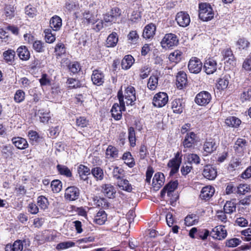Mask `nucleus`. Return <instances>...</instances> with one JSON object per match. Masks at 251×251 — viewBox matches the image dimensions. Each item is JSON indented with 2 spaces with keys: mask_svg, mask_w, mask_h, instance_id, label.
Returning a JSON list of instances; mask_svg holds the SVG:
<instances>
[{
  "mask_svg": "<svg viewBox=\"0 0 251 251\" xmlns=\"http://www.w3.org/2000/svg\"><path fill=\"white\" fill-rule=\"evenodd\" d=\"M158 77L157 75H151L149 79L147 86L151 90H154L158 86Z\"/></svg>",
  "mask_w": 251,
  "mask_h": 251,
  "instance_id": "a19ab883",
  "label": "nucleus"
},
{
  "mask_svg": "<svg viewBox=\"0 0 251 251\" xmlns=\"http://www.w3.org/2000/svg\"><path fill=\"white\" fill-rule=\"evenodd\" d=\"M211 98V95L209 92L203 91L196 95L195 100L198 105L204 106L210 102Z\"/></svg>",
  "mask_w": 251,
  "mask_h": 251,
  "instance_id": "20e7f679",
  "label": "nucleus"
},
{
  "mask_svg": "<svg viewBox=\"0 0 251 251\" xmlns=\"http://www.w3.org/2000/svg\"><path fill=\"white\" fill-rule=\"evenodd\" d=\"M70 71L73 74L78 73L80 70L79 64L77 62H73L68 66Z\"/></svg>",
  "mask_w": 251,
  "mask_h": 251,
  "instance_id": "338daca9",
  "label": "nucleus"
},
{
  "mask_svg": "<svg viewBox=\"0 0 251 251\" xmlns=\"http://www.w3.org/2000/svg\"><path fill=\"white\" fill-rule=\"evenodd\" d=\"M37 204L41 209L45 210L48 207V199L43 196H40L37 198Z\"/></svg>",
  "mask_w": 251,
  "mask_h": 251,
  "instance_id": "3c124183",
  "label": "nucleus"
},
{
  "mask_svg": "<svg viewBox=\"0 0 251 251\" xmlns=\"http://www.w3.org/2000/svg\"><path fill=\"white\" fill-rule=\"evenodd\" d=\"M185 224L187 226H192L198 222V217L195 214L188 215L185 218Z\"/></svg>",
  "mask_w": 251,
  "mask_h": 251,
  "instance_id": "09e8293b",
  "label": "nucleus"
},
{
  "mask_svg": "<svg viewBox=\"0 0 251 251\" xmlns=\"http://www.w3.org/2000/svg\"><path fill=\"white\" fill-rule=\"evenodd\" d=\"M121 15L120 9L118 8H113L110 13H107L104 16L103 20L105 23L115 22L117 17Z\"/></svg>",
  "mask_w": 251,
  "mask_h": 251,
  "instance_id": "4468645a",
  "label": "nucleus"
},
{
  "mask_svg": "<svg viewBox=\"0 0 251 251\" xmlns=\"http://www.w3.org/2000/svg\"><path fill=\"white\" fill-rule=\"evenodd\" d=\"M182 52L179 50H175L169 55V59L172 62L177 63L181 59Z\"/></svg>",
  "mask_w": 251,
  "mask_h": 251,
  "instance_id": "79ce46f5",
  "label": "nucleus"
},
{
  "mask_svg": "<svg viewBox=\"0 0 251 251\" xmlns=\"http://www.w3.org/2000/svg\"><path fill=\"white\" fill-rule=\"evenodd\" d=\"M225 123L228 126L236 128L240 126L241 121L236 117L230 116L226 119Z\"/></svg>",
  "mask_w": 251,
  "mask_h": 251,
  "instance_id": "473e14b6",
  "label": "nucleus"
},
{
  "mask_svg": "<svg viewBox=\"0 0 251 251\" xmlns=\"http://www.w3.org/2000/svg\"><path fill=\"white\" fill-rule=\"evenodd\" d=\"M33 49L38 52H42L45 50V44L41 41H34L32 43Z\"/></svg>",
  "mask_w": 251,
  "mask_h": 251,
  "instance_id": "5fc2aeb1",
  "label": "nucleus"
},
{
  "mask_svg": "<svg viewBox=\"0 0 251 251\" xmlns=\"http://www.w3.org/2000/svg\"><path fill=\"white\" fill-rule=\"evenodd\" d=\"M91 173L97 181H100L103 179V171L100 167H97L93 168L91 170Z\"/></svg>",
  "mask_w": 251,
  "mask_h": 251,
  "instance_id": "4c0bfd02",
  "label": "nucleus"
},
{
  "mask_svg": "<svg viewBox=\"0 0 251 251\" xmlns=\"http://www.w3.org/2000/svg\"><path fill=\"white\" fill-rule=\"evenodd\" d=\"M168 101L167 94L164 92H159L155 95L152 103L157 107H162L166 105Z\"/></svg>",
  "mask_w": 251,
  "mask_h": 251,
  "instance_id": "39448f33",
  "label": "nucleus"
},
{
  "mask_svg": "<svg viewBox=\"0 0 251 251\" xmlns=\"http://www.w3.org/2000/svg\"><path fill=\"white\" fill-rule=\"evenodd\" d=\"M187 161L188 163L199 164L200 163V158L196 154L190 153L187 155Z\"/></svg>",
  "mask_w": 251,
  "mask_h": 251,
  "instance_id": "864d4df0",
  "label": "nucleus"
},
{
  "mask_svg": "<svg viewBox=\"0 0 251 251\" xmlns=\"http://www.w3.org/2000/svg\"><path fill=\"white\" fill-rule=\"evenodd\" d=\"M1 153L2 155L7 158L12 154V147L10 145H5L1 147Z\"/></svg>",
  "mask_w": 251,
  "mask_h": 251,
  "instance_id": "13d9d810",
  "label": "nucleus"
},
{
  "mask_svg": "<svg viewBox=\"0 0 251 251\" xmlns=\"http://www.w3.org/2000/svg\"><path fill=\"white\" fill-rule=\"evenodd\" d=\"M112 167L113 168L112 171L113 176L118 180L122 178L124 176V170L117 166H112Z\"/></svg>",
  "mask_w": 251,
  "mask_h": 251,
  "instance_id": "8fccbe9b",
  "label": "nucleus"
},
{
  "mask_svg": "<svg viewBox=\"0 0 251 251\" xmlns=\"http://www.w3.org/2000/svg\"><path fill=\"white\" fill-rule=\"evenodd\" d=\"M134 59L130 55H126L122 61V67L123 69L127 70L131 67Z\"/></svg>",
  "mask_w": 251,
  "mask_h": 251,
  "instance_id": "f704fd0d",
  "label": "nucleus"
},
{
  "mask_svg": "<svg viewBox=\"0 0 251 251\" xmlns=\"http://www.w3.org/2000/svg\"><path fill=\"white\" fill-rule=\"evenodd\" d=\"M247 142L245 139L238 138L234 145L235 152L239 155H243L246 151Z\"/></svg>",
  "mask_w": 251,
  "mask_h": 251,
  "instance_id": "1a4fd4ad",
  "label": "nucleus"
},
{
  "mask_svg": "<svg viewBox=\"0 0 251 251\" xmlns=\"http://www.w3.org/2000/svg\"><path fill=\"white\" fill-rule=\"evenodd\" d=\"M199 16L203 21H208L213 18L214 12L210 4L201 2L199 4Z\"/></svg>",
  "mask_w": 251,
  "mask_h": 251,
  "instance_id": "f257e3e1",
  "label": "nucleus"
},
{
  "mask_svg": "<svg viewBox=\"0 0 251 251\" xmlns=\"http://www.w3.org/2000/svg\"><path fill=\"white\" fill-rule=\"evenodd\" d=\"M202 64L201 60L196 57H192L188 63V68L190 73L198 74L202 68Z\"/></svg>",
  "mask_w": 251,
  "mask_h": 251,
  "instance_id": "0eeeda50",
  "label": "nucleus"
},
{
  "mask_svg": "<svg viewBox=\"0 0 251 251\" xmlns=\"http://www.w3.org/2000/svg\"><path fill=\"white\" fill-rule=\"evenodd\" d=\"M79 194V190L76 187H68L65 190V198L69 201H75L78 198Z\"/></svg>",
  "mask_w": 251,
  "mask_h": 251,
  "instance_id": "6e6552de",
  "label": "nucleus"
},
{
  "mask_svg": "<svg viewBox=\"0 0 251 251\" xmlns=\"http://www.w3.org/2000/svg\"><path fill=\"white\" fill-rule=\"evenodd\" d=\"M66 52V50L65 48V46L62 43H58L55 48V53L56 56H61L62 55L65 54Z\"/></svg>",
  "mask_w": 251,
  "mask_h": 251,
  "instance_id": "680f3d73",
  "label": "nucleus"
},
{
  "mask_svg": "<svg viewBox=\"0 0 251 251\" xmlns=\"http://www.w3.org/2000/svg\"><path fill=\"white\" fill-rule=\"evenodd\" d=\"M118 150L112 146L109 145L106 150V156L108 159L116 158L118 157Z\"/></svg>",
  "mask_w": 251,
  "mask_h": 251,
  "instance_id": "58836bf2",
  "label": "nucleus"
},
{
  "mask_svg": "<svg viewBox=\"0 0 251 251\" xmlns=\"http://www.w3.org/2000/svg\"><path fill=\"white\" fill-rule=\"evenodd\" d=\"M76 124L79 127H85L89 125V121L84 117H79L76 119Z\"/></svg>",
  "mask_w": 251,
  "mask_h": 251,
  "instance_id": "69168bd1",
  "label": "nucleus"
},
{
  "mask_svg": "<svg viewBox=\"0 0 251 251\" xmlns=\"http://www.w3.org/2000/svg\"><path fill=\"white\" fill-rule=\"evenodd\" d=\"M178 43V39L176 35L173 33L165 34L160 42L162 48L166 50L176 46Z\"/></svg>",
  "mask_w": 251,
  "mask_h": 251,
  "instance_id": "7ed1b4c3",
  "label": "nucleus"
},
{
  "mask_svg": "<svg viewBox=\"0 0 251 251\" xmlns=\"http://www.w3.org/2000/svg\"><path fill=\"white\" fill-rule=\"evenodd\" d=\"M139 39V35L135 30L131 31L127 35V39L129 43L136 44Z\"/></svg>",
  "mask_w": 251,
  "mask_h": 251,
  "instance_id": "bf43d9fd",
  "label": "nucleus"
},
{
  "mask_svg": "<svg viewBox=\"0 0 251 251\" xmlns=\"http://www.w3.org/2000/svg\"><path fill=\"white\" fill-rule=\"evenodd\" d=\"M117 184L119 187L122 190L128 192H130L132 191V186L126 179L123 178L120 179L117 181Z\"/></svg>",
  "mask_w": 251,
  "mask_h": 251,
  "instance_id": "c9c22d12",
  "label": "nucleus"
},
{
  "mask_svg": "<svg viewBox=\"0 0 251 251\" xmlns=\"http://www.w3.org/2000/svg\"><path fill=\"white\" fill-rule=\"evenodd\" d=\"M178 183L176 181L170 182L161 191V195L163 196L165 193L169 195L177 187Z\"/></svg>",
  "mask_w": 251,
  "mask_h": 251,
  "instance_id": "e433bc0d",
  "label": "nucleus"
},
{
  "mask_svg": "<svg viewBox=\"0 0 251 251\" xmlns=\"http://www.w3.org/2000/svg\"><path fill=\"white\" fill-rule=\"evenodd\" d=\"M215 189L211 186H206L202 188L200 195V198L204 200H209L214 195Z\"/></svg>",
  "mask_w": 251,
  "mask_h": 251,
  "instance_id": "f3484780",
  "label": "nucleus"
},
{
  "mask_svg": "<svg viewBox=\"0 0 251 251\" xmlns=\"http://www.w3.org/2000/svg\"><path fill=\"white\" fill-rule=\"evenodd\" d=\"M91 79L94 84L100 86L104 82V75L101 71L95 70L93 72Z\"/></svg>",
  "mask_w": 251,
  "mask_h": 251,
  "instance_id": "4be33fe9",
  "label": "nucleus"
},
{
  "mask_svg": "<svg viewBox=\"0 0 251 251\" xmlns=\"http://www.w3.org/2000/svg\"><path fill=\"white\" fill-rule=\"evenodd\" d=\"M250 190L249 186L247 184H241L237 188V193L241 195H245Z\"/></svg>",
  "mask_w": 251,
  "mask_h": 251,
  "instance_id": "e2e57ef3",
  "label": "nucleus"
},
{
  "mask_svg": "<svg viewBox=\"0 0 251 251\" xmlns=\"http://www.w3.org/2000/svg\"><path fill=\"white\" fill-rule=\"evenodd\" d=\"M196 134L193 132L188 133L183 142V145L185 148H190L193 147L196 142Z\"/></svg>",
  "mask_w": 251,
  "mask_h": 251,
  "instance_id": "6ab92c4d",
  "label": "nucleus"
},
{
  "mask_svg": "<svg viewBox=\"0 0 251 251\" xmlns=\"http://www.w3.org/2000/svg\"><path fill=\"white\" fill-rule=\"evenodd\" d=\"M11 141L13 144L18 149L24 150L28 147L26 140L21 137H13Z\"/></svg>",
  "mask_w": 251,
  "mask_h": 251,
  "instance_id": "aec40b11",
  "label": "nucleus"
},
{
  "mask_svg": "<svg viewBox=\"0 0 251 251\" xmlns=\"http://www.w3.org/2000/svg\"><path fill=\"white\" fill-rule=\"evenodd\" d=\"M181 163V161H176L172 159L169 161L167 165L171 168L170 173L171 175H173L177 172Z\"/></svg>",
  "mask_w": 251,
  "mask_h": 251,
  "instance_id": "72a5a7b5",
  "label": "nucleus"
},
{
  "mask_svg": "<svg viewBox=\"0 0 251 251\" xmlns=\"http://www.w3.org/2000/svg\"><path fill=\"white\" fill-rule=\"evenodd\" d=\"M17 52L19 58L21 60L26 61L29 59L30 53L26 47H20L17 49Z\"/></svg>",
  "mask_w": 251,
  "mask_h": 251,
  "instance_id": "2f4dec72",
  "label": "nucleus"
},
{
  "mask_svg": "<svg viewBox=\"0 0 251 251\" xmlns=\"http://www.w3.org/2000/svg\"><path fill=\"white\" fill-rule=\"evenodd\" d=\"M230 76L229 75H225L221 76L217 81V87L219 90H225L227 88Z\"/></svg>",
  "mask_w": 251,
  "mask_h": 251,
  "instance_id": "bb28decb",
  "label": "nucleus"
},
{
  "mask_svg": "<svg viewBox=\"0 0 251 251\" xmlns=\"http://www.w3.org/2000/svg\"><path fill=\"white\" fill-rule=\"evenodd\" d=\"M176 21L180 26L187 27L190 23V16L186 12H179L176 15Z\"/></svg>",
  "mask_w": 251,
  "mask_h": 251,
  "instance_id": "423d86ee",
  "label": "nucleus"
},
{
  "mask_svg": "<svg viewBox=\"0 0 251 251\" xmlns=\"http://www.w3.org/2000/svg\"><path fill=\"white\" fill-rule=\"evenodd\" d=\"M172 109L175 113L180 114L182 112L184 104L182 102V100L176 99L172 102Z\"/></svg>",
  "mask_w": 251,
  "mask_h": 251,
  "instance_id": "b1692460",
  "label": "nucleus"
},
{
  "mask_svg": "<svg viewBox=\"0 0 251 251\" xmlns=\"http://www.w3.org/2000/svg\"><path fill=\"white\" fill-rule=\"evenodd\" d=\"M122 159L124 160L125 163L129 167L132 168L135 165L134 159L129 152L124 153Z\"/></svg>",
  "mask_w": 251,
  "mask_h": 251,
  "instance_id": "c03bdc74",
  "label": "nucleus"
},
{
  "mask_svg": "<svg viewBox=\"0 0 251 251\" xmlns=\"http://www.w3.org/2000/svg\"><path fill=\"white\" fill-rule=\"evenodd\" d=\"M25 93L21 90H18L16 91L14 96V100L16 102L20 103L25 100Z\"/></svg>",
  "mask_w": 251,
  "mask_h": 251,
  "instance_id": "0e129e2a",
  "label": "nucleus"
},
{
  "mask_svg": "<svg viewBox=\"0 0 251 251\" xmlns=\"http://www.w3.org/2000/svg\"><path fill=\"white\" fill-rule=\"evenodd\" d=\"M202 175L207 179L213 180L217 176V172L211 165H207L204 166Z\"/></svg>",
  "mask_w": 251,
  "mask_h": 251,
  "instance_id": "dca6fc26",
  "label": "nucleus"
},
{
  "mask_svg": "<svg viewBox=\"0 0 251 251\" xmlns=\"http://www.w3.org/2000/svg\"><path fill=\"white\" fill-rule=\"evenodd\" d=\"M101 192L106 197L113 199L115 197L116 191L111 184H105L101 186Z\"/></svg>",
  "mask_w": 251,
  "mask_h": 251,
  "instance_id": "ddd939ff",
  "label": "nucleus"
},
{
  "mask_svg": "<svg viewBox=\"0 0 251 251\" xmlns=\"http://www.w3.org/2000/svg\"><path fill=\"white\" fill-rule=\"evenodd\" d=\"M50 25L54 31H58L62 26V19L57 15L53 16L50 20Z\"/></svg>",
  "mask_w": 251,
  "mask_h": 251,
  "instance_id": "cd10ccee",
  "label": "nucleus"
},
{
  "mask_svg": "<svg viewBox=\"0 0 251 251\" xmlns=\"http://www.w3.org/2000/svg\"><path fill=\"white\" fill-rule=\"evenodd\" d=\"M28 137L29 139L30 142L33 145L38 143L40 139V137L37 132L33 130H29L28 131Z\"/></svg>",
  "mask_w": 251,
  "mask_h": 251,
  "instance_id": "49530a36",
  "label": "nucleus"
},
{
  "mask_svg": "<svg viewBox=\"0 0 251 251\" xmlns=\"http://www.w3.org/2000/svg\"><path fill=\"white\" fill-rule=\"evenodd\" d=\"M2 56L4 61L8 64L11 65L14 61L15 52L13 50L8 49L3 52Z\"/></svg>",
  "mask_w": 251,
  "mask_h": 251,
  "instance_id": "c756f323",
  "label": "nucleus"
},
{
  "mask_svg": "<svg viewBox=\"0 0 251 251\" xmlns=\"http://www.w3.org/2000/svg\"><path fill=\"white\" fill-rule=\"evenodd\" d=\"M126 105H132L136 100L135 91L134 88L131 86H128L126 89L124 96Z\"/></svg>",
  "mask_w": 251,
  "mask_h": 251,
  "instance_id": "9b49d317",
  "label": "nucleus"
},
{
  "mask_svg": "<svg viewBox=\"0 0 251 251\" xmlns=\"http://www.w3.org/2000/svg\"><path fill=\"white\" fill-rule=\"evenodd\" d=\"M120 104L114 103L111 109L112 117L116 120H119L122 117V111L125 110V102L122 92L119 91L118 93Z\"/></svg>",
  "mask_w": 251,
  "mask_h": 251,
  "instance_id": "f03ea898",
  "label": "nucleus"
},
{
  "mask_svg": "<svg viewBox=\"0 0 251 251\" xmlns=\"http://www.w3.org/2000/svg\"><path fill=\"white\" fill-rule=\"evenodd\" d=\"M106 220L107 214L104 210H101L97 213L94 222L99 225H102L105 223Z\"/></svg>",
  "mask_w": 251,
  "mask_h": 251,
  "instance_id": "7c9ffc66",
  "label": "nucleus"
},
{
  "mask_svg": "<svg viewBox=\"0 0 251 251\" xmlns=\"http://www.w3.org/2000/svg\"><path fill=\"white\" fill-rule=\"evenodd\" d=\"M75 243L71 241L63 242L57 245L56 249L57 250H65L75 246Z\"/></svg>",
  "mask_w": 251,
  "mask_h": 251,
  "instance_id": "6e6d98bb",
  "label": "nucleus"
},
{
  "mask_svg": "<svg viewBox=\"0 0 251 251\" xmlns=\"http://www.w3.org/2000/svg\"><path fill=\"white\" fill-rule=\"evenodd\" d=\"M128 140L130 146L132 147L136 145V137L134 128L133 127H129L128 129Z\"/></svg>",
  "mask_w": 251,
  "mask_h": 251,
  "instance_id": "de8ad7c7",
  "label": "nucleus"
},
{
  "mask_svg": "<svg viewBox=\"0 0 251 251\" xmlns=\"http://www.w3.org/2000/svg\"><path fill=\"white\" fill-rule=\"evenodd\" d=\"M211 234L214 238L218 240L225 239L227 235L226 230L225 229V226L221 225L215 227L212 229Z\"/></svg>",
  "mask_w": 251,
  "mask_h": 251,
  "instance_id": "9d476101",
  "label": "nucleus"
},
{
  "mask_svg": "<svg viewBox=\"0 0 251 251\" xmlns=\"http://www.w3.org/2000/svg\"><path fill=\"white\" fill-rule=\"evenodd\" d=\"M237 48L241 50L247 49L249 45V42L244 38H239L236 43Z\"/></svg>",
  "mask_w": 251,
  "mask_h": 251,
  "instance_id": "a18cd8bd",
  "label": "nucleus"
},
{
  "mask_svg": "<svg viewBox=\"0 0 251 251\" xmlns=\"http://www.w3.org/2000/svg\"><path fill=\"white\" fill-rule=\"evenodd\" d=\"M118 42V36L117 33L113 32L107 38L106 46L108 48H113L116 46Z\"/></svg>",
  "mask_w": 251,
  "mask_h": 251,
  "instance_id": "c85d7f7f",
  "label": "nucleus"
},
{
  "mask_svg": "<svg viewBox=\"0 0 251 251\" xmlns=\"http://www.w3.org/2000/svg\"><path fill=\"white\" fill-rule=\"evenodd\" d=\"M15 8L11 5H6L3 12V15L6 19H11L15 16Z\"/></svg>",
  "mask_w": 251,
  "mask_h": 251,
  "instance_id": "ea45409f",
  "label": "nucleus"
},
{
  "mask_svg": "<svg viewBox=\"0 0 251 251\" xmlns=\"http://www.w3.org/2000/svg\"><path fill=\"white\" fill-rule=\"evenodd\" d=\"M156 27L153 24L147 25L144 29L143 37L146 39L152 38L155 34Z\"/></svg>",
  "mask_w": 251,
  "mask_h": 251,
  "instance_id": "393cba45",
  "label": "nucleus"
},
{
  "mask_svg": "<svg viewBox=\"0 0 251 251\" xmlns=\"http://www.w3.org/2000/svg\"><path fill=\"white\" fill-rule=\"evenodd\" d=\"M74 14L76 19L82 18L89 24L93 23L95 21L94 17L88 11H85L81 13L77 11L75 12Z\"/></svg>",
  "mask_w": 251,
  "mask_h": 251,
  "instance_id": "5701e85b",
  "label": "nucleus"
},
{
  "mask_svg": "<svg viewBox=\"0 0 251 251\" xmlns=\"http://www.w3.org/2000/svg\"><path fill=\"white\" fill-rule=\"evenodd\" d=\"M165 177L161 173H156L152 179V186L157 189H159L164 184Z\"/></svg>",
  "mask_w": 251,
  "mask_h": 251,
  "instance_id": "412c9836",
  "label": "nucleus"
},
{
  "mask_svg": "<svg viewBox=\"0 0 251 251\" xmlns=\"http://www.w3.org/2000/svg\"><path fill=\"white\" fill-rule=\"evenodd\" d=\"M187 82L186 74L183 71H179L176 76V85L178 89H182Z\"/></svg>",
  "mask_w": 251,
  "mask_h": 251,
  "instance_id": "2eb2a0df",
  "label": "nucleus"
},
{
  "mask_svg": "<svg viewBox=\"0 0 251 251\" xmlns=\"http://www.w3.org/2000/svg\"><path fill=\"white\" fill-rule=\"evenodd\" d=\"M57 170L59 174L70 177L72 176L71 170L66 166L58 164L56 166Z\"/></svg>",
  "mask_w": 251,
  "mask_h": 251,
  "instance_id": "37998d69",
  "label": "nucleus"
},
{
  "mask_svg": "<svg viewBox=\"0 0 251 251\" xmlns=\"http://www.w3.org/2000/svg\"><path fill=\"white\" fill-rule=\"evenodd\" d=\"M45 40L46 42L51 43L55 40V37L51 33V30L50 29L45 30Z\"/></svg>",
  "mask_w": 251,
  "mask_h": 251,
  "instance_id": "774afa93",
  "label": "nucleus"
},
{
  "mask_svg": "<svg viewBox=\"0 0 251 251\" xmlns=\"http://www.w3.org/2000/svg\"><path fill=\"white\" fill-rule=\"evenodd\" d=\"M203 68L207 74H212L217 70V63L212 59H208L205 61Z\"/></svg>",
  "mask_w": 251,
  "mask_h": 251,
  "instance_id": "a211bd4d",
  "label": "nucleus"
},
{
  "mask_svg": "<svg viewBox=\"0 0 251 251\" xmlns=\"http://www.w3.org/2000/svg\"><path fill=\"white\" fill-rule=\"evenodd\" d=\"M37 13L36 8L31 5H28L25 8V13L29 18H34L37 15Z\"/></svg>",
  "mask_w": 251,
  "mask_h": 251,
  "instance_id": "052dcab7",
  "label": "nucleus"
},
{
  "mask_svg": "<svg viewBox=\"0 0 251 251\" xmlns=\"http://www.w3.org/2000/svg\"><path fill=\"white\" fill-rule=\"evenodd\" d=\"M217 145L214 139H206L203 144V150L205 154H210L217 149Z\"/></svg>",
  "mask_w": 251,
  "mask_h": 251,
  "instance_id": "f8f14e48",
  "label": "nucleus"
},
{
  "mask_svg": "<svg viewBox=\"0 0 251 251\" xmlns=\"http://www.w3.org/2000/svg\"><path fill=\"white\" fill-rule=\"evenodd\" d=\"M50 185L52 191L54 193L59 192L62 189V182L58 179L52 180Z\"/></svg>",
  "mask_w": 251,
  "mask_h": 251,
  "instance_id": "4d7b16f0",
  "label": "nucleus"
},
{
  "mask_svg": "<svg viewBox=\"0 0 251 251\" xmlns=\"http://www.w3.org/2000/svg\"><path fill=\"white\" fill-rule=\"evenodd\" d=\"M77 172L80 179L84 181L88 180L87 176L90 174V170L88 167L82 164L79 165L77 168Z\"/></svg>",
  "mask_w": 251,
  "mask_h": 251,
  "instance_id": "a878e982",
  "label": "nucleus"
},
{
  "mask_svg": "<svg viewBox=\"0 0 251 251\" xmlns=\"http://www.w3.org/2000/svg\"><path fill=\"white\" fill-rule=\"evenodd\" d=\"M236 210L235 204L231 201H227L224 205V210L226 214H231Z\"/></svg>",
  "mask_w": 251,
  "mask_h": 251,
  "instance_id": "603ef678",
  "label": "nucleus"
}]
</instances>
